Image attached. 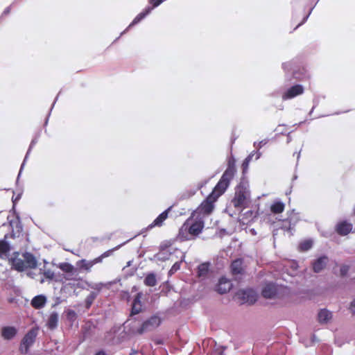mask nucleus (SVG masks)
Returning a JSON list of instances; mask_svg holds the SVG:
<instances>
[{
    "mask_svg": "<svg viewBox=\"0 0 355 355\" xmlns=\"http://www.w3.org/2000/svg\"><path fill=\"white\" fill-rule=\"evenodd\" d=\"M205 226L203 217L194 216L192 213L182 225L179 230L178 238L181 241H189L198 236Z\"/></svg>",
    "mask_w": 355,
    "mask_h": 355,
    "instance_id": "nucleus-1",
    "label": "nucleus"
},
{
    "mask_svg": "<svg viewBox=\"0 0 355 355\" xmlns=\"http://www.w3.org/2000/svg\"><path fill=\"white\" fill-rule=\"evenodd\" d=\"M232 203L239 209H243L250 203V191L249 186L245 183H240L235 189V193Z\"/></svg>",
    "mask_w": 355,
    "mask_h": 355,
    "instance_id": "nucleus-2",
    "label": "nucleus"
},
{
    "mask_svg": "<svg viewBox=\"0 0 355 355\" xmlns=\"http://www.w3.org/2000/svg\"><path fill=\"white\" fill-rule=\"evenodd\" d=\"M218 192L214 189L207 196V198L199 205V207L193 212L194 216L205 217L209 215L214 208V202L217 200L219 196Z\"/></svg>",
    "mask_w": 355,
    "mask_h": 355,
    "instance_id": "nucleus-3",
    "label": "nucleus"
},
{
    "mask_svg": "<svg viewBox=\"0 0 355 355\" xmlns=\"http://www.w3.org/2000/svg\"><path fill=\"white\" fill-rule=\"evenodd\" d=\"M155 257L159 261H166L168 259L174 260L175 259H181V261H184L185 254L179 249L168 245L167 243H162L160 245L159 251L157 252Z\"/></svg>",
    "mask_w": 355,
    "mask_h": 355,
    "instance_id": "nucleus-4",
    "label": "nucleus"
},
{
    "mask_svg": "<svg viewBox=\"0 0 355 355\" xmlns=\"http://www.w3.org/2000/svg\"><path fill=\"white\" fill-rule=\"evenodd\" d=\"M37 264L36 258L29 252L24 253L20 257L12 259V266L17 271H24L28 268H35Z\"/></svg>",
    "mask_w": 355,
    "mask_h": 355,
    "instance_id": "nucleus-5",
    "label": "nucleus"
},
{
    "mask_svg": "<svg viewBox=\"0 0 355 355\" xmlns=\"http://www.w3.org/2000/svg\"><path fill=\"white\" fill-rule=\"evenodd\" d=\"M258 298L257 290H237L235 293L234 299L240 304H254Z\"/></svg>",
    "mask_w": 355,
    "mask_h": 355,
    "instance_id": "nucleus-6",
    "label": "nucleus"
},
{
    "mask_svg": "<svg viewBox=\"0 0 355 355\" xmlns=\"http://www.w3.org/2000/svg\"><path fill=\"white\" fill-rule=\"evenodd\" d=\"M39 327H35L31 329L24 336L21 341L19 350L22 354H27L30 347L35 343L38 334Z\"/></svg>",
    "mask_w": 355,
    "mask_h": 355,
    "instance_id": "nucleus-7",
    "label": "nucleus"
},
{
    "mask_svg": "<svg viewBox=\"0 0 355 355\" xmlns=\"http://www.w3.org/2000/svg\"><path fill=\"white\" fill-rule=\"evenodd\" d=\"M202 347L207 355H223L225 350V347L217 345L216 341L210 338L202 341Z\"/></svg>",
    "mask_w": 355,
    "mask_h": 355,
    "instance_id": "nucleus-8",
    "label": "nucleus"
},
{
    "mask_svg": "<svg viewBox=\"0 0 355 355\" xmlns=\"http://www.w3.org/2000/svg\"><path fill=\"white\" fill-rule=\"evenodd\" d=\"M235 172L236 170H233L232 166L227 167L214 189L222 195L228 187Z\"/></svg>",
    "mask_w": 355,
    "mask_h": 355,
    "instance_id": "nucleus-9",
    "label": "nucleus"
},
{
    "mask_svg": "<svg viewBox=\"0 0 355 355\" xmlns=\"http://www.w3.org/2000/svg\"><path fill=\"white\" fill-rule=\"evenodd\" d=\"M160 318L153 315L142 323L141 326L137 329V332L139 334H142L144 332L149 331L157 328L160 325Z\"/></svg>",
    "mask_w": 355,
    "mask_h": 355,
    "instance_id": "nucleus-10",
    "label": "nucleus"
},
{
    "mask_svg": "<svg viewBox=\"0 0 355 355\" xmlns=\"http://www.w3.org/2000/svg\"><path fill=\"white\" fill-rule=\"evenodd\" d=\"M160 318L153 315L142 323L141 326L137 329V332L139 334H142L144 332L149 331L157 328L160 325Z\"/></svg>",
    "mask_w": 355,
    "mask_h": 355,
    "instance_id": "nucleus-11",
    "label": "nucleus"
},
{
    "mask_svg": "<svg viewBox=\"0 0 355 355\" xmlns=\"http://www.w3.org/2000/svg\"><path fill=\"white\" fill-rule=\"evenodd\" d=\"M164 0H149L150 3L153 5L152 7H147L143 12L138 14L136 17L131 22L130 26H134L138 24L146 16H147L154 8L157 7L159 4L163 2Z\"/></svg>",
    "mask_w": 355,
    "mask_h": 355,
    "instance_id": "nucleus-12",
    "label": "nucleus"
},
{
    "mask_svg": "<svg viewBox=\"0 0 355 355\" xmlns=\"http://www.w3.org/2000/svg\"><path fill=\"white\" fill-rule=\"evenodd\" d=\"M304 92V88L301 85H294L288 89L282 95V99L286 101L295 98Z\"/></svg>",
    "mask_w": 355,
    "mask_h": 355,
    "instance_id": "nucleus-13",
    "label": "nucleus"
},
{
    "mask_svg": "<svg viewBox=\"0 0 355 355\" xmlns=\"http://www.w3.org/2000/svg\"><path fill=\"white\" fill-rule=\"evenodd\" d=\"M352 230L353 225L347 221H341L336 225L337 232L342 236L348 234L349 232H352Z\"/></svg>",
    "mask_w": 355,
    "mask_h": 355,
    "instance_id": "nucleus-14",
    "label": "nucleus"
},
{
    "mask_svg": "<svg viewBox=\"0 0 355 355\" xmlns=\"http://www.w3.org/2000/svg\"><path fill=\"white\" fill-rule=\"evenodd\" d=\"M101 261V257H98L92 261H87L85 259H82L77 262L76 265L81 270H85L87 272L90 271L92 266Z\"/></svg>",
    "mask_w": 355,
    "mask_h": 355,
    "instance_id": "nucleus-15",
    "label": "nucleus"
},
{
    "mask_svg": "<svg viewBox=\"0 0 355 355\" xmlns=\"http://www.w3.org/2000/svg\"><path fill=\"white\" fill-rule=\"evenodd\" d=\"M171 209V207H168L162 214H160L154 220L153 222L149 225V228H153L154 227H161L162 226L164 220L168 218V213Z\"/></svg>",
    "mask_w": 355,
    "mask_h": 355,
    "instance_id": "nucleus-16",
    "label": "nucleus"
},
{
    "mask_svg": "<svg viewBox=\"0 0 355 355\" xmlns=\"http://www.w3.org/2000/svg\"><path fill=\"white\" fill-rule=\"evenodd\" d=\"M232 275H237L243 274L244 271L243 261L241 259H237L232 261L230 266Z\"/></svg>",
    "mask_w": 355,
    "mask_h": 355,
    "instance_id": "nucleus-17",
    "label": "nucleus"
},
{
    "mask_svg": "<svg viewBox=\"0 0 355 355\" xmlns=\"http://www.w3.org/2000/svg\"><path fill=\"white\" fill-rule=\"evenodd\" d=\"M328 262V257L322 256L319 257L313 263V270L315 272H320L326 266Z\"/></svg>",
    "mask_w": 355,
    "mask_h": 355,
    "instance_id": "nucleus-18",
    "label": "nucleus"
},
{
    "mask_svg": "<svg viewBox=\"0 0 355 355\" xmlns=\"http://www.w3.org/2000/svg\"><path fill=\"white\" fill-rule=\"evenodd\" d=\"M59 321V315L56 311H53L50 313L48 320L46 321V327L51 330H53L57 328Z\"/></svg>",
    "mask_w": 355,
    "mask_h": 355,
    "instance_id": "nucleus-19",
    "label": "nucleus"
},
{
    "mask_svg": "<svg viewBox=\"0 0 355 355\" xmlns=\"http://www.w3.org/2000/svg\"><path fill=\"white\" fill-rule=\"evenodd\" d=\"M46 303V297L44 295H38L35 296L31 300V305L37 309L43 308Z\"/></svg>",
    "mask_w": 355,
    "mask_h": 355,
    "instance_id": "nucleus-20",
    "label": "nucleus"
},
{
    "mask_svg": "<svg viewBox=\"0 0 355 355\" xmlns=\"http://www.w3.org/2000/svg\"><path fill=\"white\" fill-rule=\"evenodd\" d=\"M331 317V312L326 309H321L318 314V320L320 324H327Z\"/></svg>",
    "mask_w": 355,
    "mask_h": 355,
    "instance_id": "nucleus-21",
    "label": "nucleus"
},
{
    "mask_svg": "<svg viewBox=\"0 0 355 355\" xmlns=\"http://www.w3.org/2000/svg\"><path fill=\"white\" fill-rule=\"evenodd\" d=\"M17 333V329L14 327H4L2 329V336L6 340L12 339Z\"/></svg>",
    "mask_w": 355,
    "mask_h": 355,
    "instance_id": "nucleus-22",
    "label": "nucleus"
},
{
    "mask_svg": "<svg viewBox=\"0 0 355 355\" xmlns=\"http://www.w3.org/2000/svg\"><path fill=\"white\" fill-rule=\"evenodd\" d=\"M58 267L62 270L63 272H66L67 274H69L70 275H77V269L75 268V267L71 265V263L64 262V263H60L58 265Z\"/></svg>",
    "mask_w": 355,
    "mask_h": 355,
    "instance_id": "nucleus-23",
    "label": "nucleus"
},
{
    "mask_svg": "<svg viewBox=\"0 0 355 355\" xmlns=\"http://www.w3.org/2000/svg\"><path fill=\"white\" fill-rule=\"evenodd\" d=\"M209 263H203L198 266L197 271L198 277L204 279L208 277L209 273Z\"/></svg>",
    "mask_w": 355,
    "mask_h": 355,
    "instance_id": "nucleus-24",
    "label": "nucleus"
},
{
    "mask_svg": "<svg viewBox=\"0 0 355 355\" xmlns=\"http://www.w3.org/2000/svg\"><path fill=\"white\" fill-rule=\"evenodd\" d=\"M285 205L279 200H275L270 205V211L274 214H279L284 211Z\"/></svg>",
    "mask_w": 355,
    "mask_h": 355,
    "instance_id": "nucleus-25",
    "label": "nucleus"
},
{
    "mask_svg": "<svg viewBox=\"0 0 355 355\" xmlns=\"http://www.w3.org/2000/svg\"><path fill=\"white\" fill-rule=\"evenodd\" d=\"M141 295V294L140 293H137L132 302V310H131V313L132 315L137 314L141 311V302H140Z\"/></svg>",
    "mask_w": 355,
    "mask_h": 355,
    "instance_id": "nucleus-26",
    "label": "nucleus"
},
{
    "mask_svg": "<svg viewBox=\"0 0 355 355\" xmlns=\"http://www.w3.org/2000/svg\"><path fill=\"white\" fill-rule=\"evenodd\" d=\"M157 284V277L155 273L150 272L146 275L144 279V284L146 286L153 287Z\"/></svg>",
    "mask_w": 355,
    "mask_h": 355,
    "instance_id": "nucleus-27",
    "label": "nucleus"
},
{
    "mask_svg": "<svg viewBox=\"0 0 355 355\" xmlns=\"http://www.w3.org/2000/svg\"><path fill=\"white\" fill-rule=\"evenodd\" d=\"M231 281L225 277H221L218 280V288H232Z\"/></svg>",
    "mask_w": 355,
    "mask_h": 355,
    "instance_id": "nucleus-28",
    "label": "nucleus"
},
{
    "mask_svg": "<svg viewBox=\"0 0 355 355\" xmlns=\"http://www.w3.org/2000/svg\"><path fill=\"white\" fill-rule=\"evenodd\" d=\"M280 290H261V295L267 299L275 298Z\"/></svg>",
    "mask_w": 355,
    "mask_h": 355,
    "instance_id": "nucleus-29",
    "label": "nucleus"
},
{
    "mask_svg": "<svg viewBox=\"0 0 355 355\" xmlns=\"http://www.w3.org/2000/svg\"><path fill=\"white\" fill-rule=\"evenodd\" d=\"M9 251V244L5 240L0 241V257H6Z\"/></svg>",
    "mask_w": 355,
    "mask_h": 355,
    "instance_id": "nucleus-30",
    "label": "nucleus"
},
{
    "mask_svg": "<svg viewBox=\"0 0 355 355\" xmlns=\"http://www.w3.org/2000/svg\"><path fill=\"white\" fill-rule=\"evenodd\" d=\"M98 295L97 292H92L85 300V307L87 309H89L92 306L94 299Z\"/></svg>",
    "mask_w": 355,
    "mask_h": 355,
    "instance_id": "nucleus-31",
    "label": "nucleus"
},
{
    "mask_svg": "<svg viewBox=\"0 0 355 355\" xmlns=\"http://www.w3.org/2000/svg\"><path fill=\"white\" fill-rule=\"evenodd\" d=\"M54 272L51 270H46L44 272V274L42 275L41 274L39 275V278L37 279L38 281H40L41 283L44 282L43 277H45L46 279L49 280H52L54 278Z\"/></svg>",
    "mask_w": 355,
    "mask_h": 355,
    "instance_id": "nucleus-32",
    "label": "nucleus"
},
{
    "mask_svg": "<svg viewBox=\"0 0 355 355\" xmlns=\"http://www.w3.org/2000/svg\"><path fill=\"white\" fill-rule=\"evenodd\" d=\"M66 318L67 320L71 323H73L77 319V314L75 311L72 309H67L66 311Z\"/></svg>",
    "mask_w": 355,
    "mask_h": 355,
    "instance_id": "nucleus-33",
    "label": "nucleus"
},
{
    "mask_svg": "<svg viewBox=\"0 0 355 355\" xmlns=\"http://www.w3.org/2000/svg\"><path fill=\"white\" fill-rule=\"evenodd\" d=\"M313 245V241L311 240H305L300 243V250L302 251L309 250Z\"/></svg>",
    "mask_w": 355,
    "mask_h": 355,
    "instance_id": "nucleus-34",
    "label": "nucleus"
},
{
    "mask_svg": "<svg viewBox=\"0 0 355 355\" xmlns=\"http://www.w3.org/2000/svg\"><path fill=\"white\" fill-rule=\"evenodd\" d=\"M180 259L179 261H176L174 263V264L173 265V266L168 271V275L170 276L173 275L174 273H175L178 270H179L180 269V265L182 261H181V259Z\"/></svg>",
    "mask_w": 355,
    "mask_h": 355,
    "instance_id": "nucleus-35",
    "label": "nucleus"
},
{
    "mask_svg": "<svg viewBox=\"0 0 355 355\" xmlns=\"http://www.w3.org/2000/svg\"><path fill=\"white\" fill-rule=\"evenodd\" d=\"M119 282H120V279H116L114 281H110V282H107L105 283H101L99 284V286L101 287L108 288V287L116 286V284L119 283Z\"/></svg>",
    "mask_w": 355,
    "mask_h": 355,
    "instance_id": "nucleus-36",
    "label": "nucleus"
},
{
    "mask_svg": "<svg viewBox=\"0 0 355 355\" xmlns=\"http://www.w3.org/2000/svg\"><path fill=\"white\" fill-rule=\"evenodd\" d=\"M34 144H35V141H33L31 142V145H30L29 149H28V152H27V153H26V156H25V158H24V162H23L22 164H21V168H20V170H19V174H18L17 179H19V176H20V175H21V171H22V169H23V168H24V164H25V162L26 161L27 157H28V154H29V153H30V151H31V148L34 146Z\"/></svg>",
    "mask_w": 355,
    "mask_h": 355,
    "instance_id": "nucleus-37",
    "label": "nucleus"
},
{
    "mask_svg": "<svg viewBox=\"0 0 355 355\" xmlns=\"http://www.w3.org/2000/svg\"><path fill=\"white\" fill-rule=\"evenodd\" d=\"M254 155H256L255 159H258L261 157V153L259 151H257V152L253 151L245 159H247L248 161L251 162V160L252 159V158Z\"/></svg>",
    "mask_w": 355,
    "mask_h": 355,
    "instance_id": "nucleus-38",
    "label": "nucleus"
},
{
    "mask_svg": "<svg viewBox=\"0 0 355 355\" xmlns=\"http://www.w3.org/2000/svg\"><path fill=\"white\" fill-rule=\"evenodd\" d=\"M268 143V140L267 139H263L259 142H254V146L257 148L258 149H260L262 146H263L264 145H266V144Z\"/></svg>",
    "mask_w": 355,
    "mask_h": 355,
    "instance_id": "nucleus-39",
    "label": "nucleus"
},
{
    "mask_svg": "<svg viewBox=\"0 0 355 355\" xmlns=\"http://www.w3.org/2000/svg\"><path fill=\"white\" fill-rule=\"evenodd\" d=\"M289 266L293 272H295L298 268V263L296 261H292L288 263Z\"/></svg>",
    "mask_w": 355,
    "mask_h": 355,
    "instance_id": "nucleus-40",
    "label": "nucleus"
},
{
    "mask_svg": "<svg viewBox=\"0 0 355 355\" xmlns=\"http://www.w3.org/2000/svg\"><path fill=\"white\" fill-rule=\"evenodd\" d=\"M349 270V267L346 265H343L340 268V275L344 276L347 273V271Z\"/></svg>",
    "mask_w": 355,
    "mask_h": 355,
    "instance_id": "nucleus-41",
    "label": "nucleus"
},
{
    "mask_svg": "<svg viewBox=\"0 0 355 355\" xmlns=\"http://www.w3.org/2000/svg\"><path fill=\"white\" fill-rule=\"evenodd\" d=\"M232 168L233 170H236L235 168V160L234 158H230L229 160H228V166L227 167H231Z\"/></svg>",
    "mask_w": 355,
    "mask_h": 355,
    "instance_id": "nucleus-42",
    "label": "nucleus"
},
{
    "mask_svg": "<svg viewBox=\"0 0 355 355\" xmlns=\"http://www.w3.org/2000/svg\"><path fill=\"white\" fill-rule=\"evenodd\" d=\"M284 70H290L292 68V64L291 62H286L282 64Z\"/></svg>",
    "mask_w": 355,
    "mask_h": 355,
    "instance_id": "nucleus-43",
    "label": "nucleus"
},
{
    "mask_svg": "<svg viewBox=\"0 0 355 355\" xmlns=\"http://www.w3.org/2000/svg\"><path fill=\"white\" fill-rule=\"evenodd\" d=\"M62 302V300L60 299V297H58L55 298V301L54 302V304H53L52 305V307H55L57 306L58 305H59L60 303Z\"/></svg>",
    "mask_w": 355,
    "mask_h": 355,
    "instance_id": "nucleus-44",
    "label": "nucleus"
},
{
    "mask_svg": "<svg viewBox=\"0 0 355 355\" xmlns=\"http://www.w3.org/2000/svg\"><path fill=\"white\" fill-rule=\"evenodd\" d=\"M350 310L352 311L353 314L355 315V300L353 302H352V303H351Z\"/></svg>",
    "mask_w": 355,
    "mask_h": 355,
    "instance_id": "nucleus-45",
    "label": "nucleus"
},
{
    "mask_svg": "<svg viewBox=\"0 0 355 355\" xmlns=\"http://www.w3.org/2000/svg\"><path fill=\"white\" fill-rule=\"evenodd\" d=\"M250 162L248 161L247 159H245V160L243 161V167L244 169L247 168L248 167V165H249V163Z\"/></svg>",
    "mask_w": 355,
    "mask_h": 355,
    "instance_id": "nucleus-46",
    "label": "nucleus"
},
{
    "mask_svg": "<svg viewBox=\"0 0 355 355\" xmlns=\"http://www.w3.org/2000/svg\"><path fill=\"white\" fill-rule=\"evenodd\" d=\"M220 295H224L226 294L228 291L230 290H216Z\"/></svg>",
    "mask_w": 355,
    "mask_h": 355,
    "instance_id": "nucleus-47",
    "label": "nucleus"
},
{
    "mask_svg": "<svg viewBox=\"0 0 355 355\" xmlns=\"http://www.w3.org/2000/svg\"><path fill=\"white\" fill-rule=\"evenodd\" d=\"M316 340H317L316 336L315 334H312V336H311V343H313Z\"/></svg>",
    "mask_w": 355,
    "mask_h": 355,
    "instance_id": "nucleus-48",
    "label": "nucleus"
},
{
    "mask_svg": "<svg viewBox=\"0 0 355 355\" xmlns=\"http://www.w3.org/2000/svg\"><path fill=\"white\" fill-rule=\"evenodd\" d=\"M138 353L137 350H135L134 349H132L129 353L130 355H135Z\"/></svg>",
    "mask_w": 355,
    "mask_h": 355,
    "instance_id": "nucleus-49",
    "label": "nucleus"
},
{
    "mask_svg": "<svg viewBox=\"0 0 355 355\" xmlns=\"http://www.w3.org/2000/svg\"><path fill=\"white\" fill-rule=\"evenodd\" d=\"M20 196H21V194H19L17 196H16L15 198H14L12 197V202H13L14 204L16 202L17 200H18L20 198Z\"/></svg>",
    "mask_w": 355,
    "mask_h": 355,
    "instance_id": "nucleus-50",
    "label": "nucleus"
},
{
    "mask_svg": "<svg viewBox=\"0 0 355 355\" xmlns=\"http://www.w3.org/2000/svg\"><path fill=\"white\" fill-rule=\"evenodd\" d=\"M266 288L270 289V288H277L274 284H270Z\"/></svg>",
    "mask_w": 355,
    "mask_h": 355,
    "instance_id": "nucleus-51",
    "label": "nucleus"
},
{
    "mask_svg": "<svg viewBox=\"0 0 355 355\" xmlns=\"http://www.w3.org/2000/svg\"><path fill=\"white\" fill-rule=\"evenodd\" d=\"M9 12H10V8L8 7V8H6V9H5V10L3 11V15H7V14H8Z\"/></svg>",
    "mask_w": 355,
    "mask_h": 355,
    "instance_id": "nucleus-52",
    "label": "nucleus"
},
{
    "mask_svg": "<svg viewBox=\"0 0 355 355\" xmlns=\"http://www.w3.org/2000/svg\"><path fill=\"white\" fill-rule=\"evenodd\" d=\"M95 355H105V353L101 350V351H98V352H96V354Z\"/></svg>",
    "mask_w": 355,
    "mask_h": 355,
    "instance_id": "nucleus-53",
    "label": "nucleus"
},
{
    "mask_svg": "<svg viewBox=\"0 0 355 355\" xmlns=\"http://www.w3.org/2000/svg\"><path fill=\"white\" fill-rule=\"evenodd\" d=\"M308 17H309V15H307L306 17H304V19H303L302 22V23H300V24H298V26H297V27H298V26H300L302 23H304V22L306 20V19L308 18Z\"/></svg>",
    "mask_w": 355,
    "mask_h": 355,
    "instance_id": "nucleus-54",
    "label": "nucleus"
},
{
    "mask_svg": "<svg viewBox=\"0 0 355 355\" xmlns=\"http://www.w3.org/2000/svg\"><path fill=\"white\" fill-rule=\"evenodd\" d=\"M132 26H130V24L129 25V26L128 28H126V31L128 30L129 28L132 27Z\"/></svg>",
    "mask_w": 355,
    "mask_h": 355,
    "instance_id": "nucleus-55",
    "label": "nucleus"
},
{
    "mask_svg": "<svg viewBox=\"0 0 355 355\" xmlns=\"http://www.w3.org/2000/svg\"><path fill=\"white\" fill-rule=\"evenodd\" d=\"M297 159L300 158V153L297 154Z\"/></svg>",
    "mask_w": 355,
    "mask_h": 355,
    "instance_id": "nucleus-56",
    "label": "nucleus"
},
{
    "mask_svg": "<svg viewBox=\"0 0 355 355\" xmlns=\"http://www.w3.org/2000/svg\"><path fill=\"white\" fill-rule=\"evenodd\" d=\"M130 265V262L129 261V262L128 263V266H129Z\"/></svg>",
    "mask_w": 355,
    "mask_h": 355,
    "instance_id": "nucleus-57",
    "label": "nucleus"
}]
</instances>
